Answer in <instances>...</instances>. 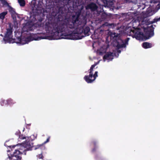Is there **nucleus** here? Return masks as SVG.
<instances>
[{"label": "nucleus", "instance_id": "nucleus-1", "mask_svg": "<svg viewBox=\"0 0 160 160\" xmlns=\"http://www.w3.org/2000/svg\"><path fill=\"white\" fill-rule=\"evenodd\" d=\"M81 13V10H78L68 17L60 14L58 15L57 22H46L45 28L47 32L51 34L54 39H77L78 38H75L73 37V34L68 33L69 32L70 29L80 27L82 29V32L85 35H89L90 28L88 26L85 27L87 23V17L82 16L79 18Z\"/></svg>", "mask_w": 160, "mask_h": 160}, {"label": "nucleus", "instance_id": "nucleus-2", "mask_svg": "<svg viewBox=\"0 0 160 160\" xmlns=\"http://www.w3.org/2000/svg\"><path fill=\"white\" fill-rule=\"evenodd\" d=\"M133 29H131L130 32H132V37L138 40H146L154 35V28L151 25L144 28V34L140 31V29L137 27L133 26Z\"/></svg>", "mask_w": 160, "mask_h": 160}, {"label": "nucleus", "instance_id": "nucleus-3", "mask_svg": "<svg viewBox=\"0 0 160 160\" xmlns=\"http://www.w3.org/2000/svg\"><path fill=\"white\" fill-rule=\"evenodd\" d=\"M12 33V28L10 27L7 29V32L5 34L3 40L5 42H9L16 43L23 45L31 41L30 37L27 36L26 37H22L21 36L17 37L16 38L12 39L11 36Z\"/></svg>", "mask_w": 160, "mask_h": 160}, {"label": "nucleus", "instance_id": "nucleus-4", "mask_svg": "<svg viewBox=\"0 0 160 160\" xmlns=\"http://www.w3.org/2000/svg\"><path fill=\"white\" fill-rule=\"evenodd\" d=\"M33 146L32 143L30 141L27 142L26 143L27 148L24 147L22 146L19 150L16 149L13 152V154L11 155V160H21L22 157V154L26 155V152L28 150V148H30Z\"/></svg>", "mask_w": 160, "mask_h": 160}, {"label": "nucleus", "instance_id": "nucleus-5", "mask_svg": "<svg viewBox=\"0 0 160 160\" xmlns=\"http://www.w3.org/2000/svg\"><path fill=\"white\" fill-rule=\"evenodd\" d=\"M130 38H127L124 41L120 38H118L116 40L117 45L116 47L118 49L122 48H125L126 46L128 45V42Z\"/></svg>", "mask_w": 160, "mask_h": 160}, {"label": "nucleus", "instance_id": "nucleus-6", "mask_svg": "<svg viewBox=\"0 0 160 160\" xmlns=\"http://www.w3.org/2000/svg\"><path fill=\"white\" fill-rule=\"evenodd\" d=\"M35 21L32 22L31 21L28 22L22 28V33L23 34L25 32L28 33L29 31H32L33 29V28L35 23Z\"/></svg>", "mask_w": 160, "mask_h": 160}, {"label": "nucleus", "instance_id": "nucleus-7", "mask_svg": "<svg viewBox=\"0 0 160 160\" xmlns=\"http://www.w3.org/2000/svg\"><path fill=\"white\" fill-rule=\"evenodd\" d=\"M98 71H96L94 74L93 75L92 77H90V74L89 76L85 75L84 79L88 83H91L95 80L97 77L98 76Z\"/></svg>", "mask_w": 160, "mask_h": 160}, {"label": "nucleus", "instance_id": "nucleus-8", "mask_svg": "<svg viewBox=\"0 0 160 160\" xmlns=\"http://www.w3.org/2000/svg\"><path fill=\"white\" fill-rule=\"evenodd\" d=\"M98 8V6L96 3L92 2L88 4L86 7V9H90L92 12L96 11Z\"/></svg>", "mask_w": 160, "mask_h": 160}, {"label": "nucleus", "instance_id": "nucleus-9", "mask_svg": "<svg viewBox=\"0 0 160 160\" xmlns=\"http://www.w3.org/2000/svg\"><path fill=\"white\" fill-rule=\"evenodd\" d=\"M153 15V12L151 8H148L144 14V17L147 18Z\"/></svg>", "mask_w": 160, "mask_h": 160}, {"label": "nucleus", "instance_id": "nucleus-10", "mask_svg": "<svg viewBox=\"0 0 160 160\" xmlns=\"http://www.w3.org/2000/svg\"><path fill=\"white\" fill-rule=\"evenodd\" d=\"M113 56V53L111 52H107L103 57V59L105 60V59L110 60L111 57Z\"/></svg>", "mask_w": 160, "mask_h": 160}, {"label": "nucleus", "instance_id": "nucleus-11", "mask_svg": "<svg viewBox=\"0 0 160 160\" xmlns=\"http://www.w3.org/2000/svg\"><path fill=\"white\" fill-rule=\"evenodd\" d=\"M9 12H10L12 18L14 19H16V16L17 15L15 10L12 8L11 7L9 9Z\"/></svg>", "mask_w": 160, "mask_h": 160}, {"label": "nucleus", "instance_id": "nucleus-12", "mask_svg": "<svg viewBox=\"0 0 160 160\" xmlns=\"http://www.w3.org/2000/svg\"><path fill=\"white\" fill-rule=\"evenodd\" d=\"M43 19L42 18L39 19L38 22L35 23V26L38 27H43L44 24L42 22Z\"/></svg>", "mask_w": 160, "mask_h": 160}, {"label": "nucleus", "instance_id": "nucleus-13", "mask_svg": "<svg viewBox=\"0 0 160 160\" xmlns=\"http://www.w3.org/2000/svg\"><path fill=\"white\" fill-rule=\"evenodd\" d=\"M142 46L145 49L150 48L152 47V44L148 42H144L142 43Z\"/></svg>", "mask_w": 160, "mask_h": 160}, {"label": "nucleus", "instance_id": "nucleus-14", "mask_svg": "<svg viewBox=\"0 0 160 160\" xmlns=\"http://www.w3.org/2000/svg\"><path fill=\"white\" fill-rule=\"evenodd\" d=\"M98 62H97L96 63H94V64L92 65L91 67L90 68V69H89L90 71L89 72V73L90 74V77H92L93 76V72H92L93 71V69L95 67V66L98 64Z\"/></svg>", "mask_w": 160, "mask_h": 160}, {"label": "nucleus", "instance_id": "nucleus-15", "mask_svg": "<svg viewBox=\"0 0 160 160\" xmlns=\"http://www.w3.org/2000/svg\"><path fill=\"white\" fill-rule=\"evenodd\" d=\"M92 143L93 145L94 148L92 149V152H94L96 151L98 148L97 146V142L96 141H94L92 142Z\"/></svg>", "mask_w": 160, "mask_h": 160}, {"label": "nucleus", "instance_id": "nucleus-16", "mask_svg": "<svg viewBox=\"0 0 160 160\" xmlns=\"http://www.w3.org/2000/svg\"><path fill=\"white\" fill-rule=\"evenodd\" d=\"M8 12L7 11L3 12L0 13V19L3 20L5 17V16L7 14Z\"/></svg>", "mask_w": 160, "mask_h": 160}, {"label": "nucleus", "instance_id": "nucleus-17", "mask_svg": "<svg viewBox=\"0 0 160 160\" xmlns=\"http://www.w3.org/2000/svg\"><path fill=\"white\" fill-rule=\"evenodd\" d=\"M18 2L21 6L23 7L25 5V2L24 0H18Z\"/></svg>", "mask_w": 160, "mask_h": 160}, {"label": "nucleus", "instance_id": "nucleus-18", "mask_svg": "<svg viewBox=\"0 0 160 160\" xmlns=\"http://www.w3.org/2000/svg\"><path fill=\"white\" fill-rule=\"evenodd\" d=\"M7 103L9 105H12L15 103V102L13 101V100L9 99L7 100Z\"/></svg>", "mask_w": 160, "mask_h": 160}, {"label": "nucleus", "instance_id": "nucleus-19", "mask_svg": "<svg viewBox=\"0 0 160 160\" xmlns=\"http://www.w3.org/2000/svg\"><path fill=\"white\" fill-rule=\"evenodd\" d=\"M1 3L4 6H9V4L8 3L5 1V0H1Z\"/></svg>", "mask_w": 160, "mask_h": 160}, {"label": "nucleus", "instance_id": "nucleus-20", "mask_svg": "<svg viewBox=\"0 0 160 160\" xmlns=\"http://www.w3.org/2000/svg\"><path fill=\"white\" fill-rule=\"evenodd\" d=\"M37 159H42L43 160V159L44 158V156L42 154H38L37 155Z\"/></svg>", "mask_w": 160, "mask_h": 160}, {"label": "nucleus", "instance_id": "nucleus-21", "mask_svg": "<svg viewBox=\"0 0 160 160\" xmlns=\"http://www.w3.org/2000/svg\"><path fill=\"white\" fill-rule=\"evenodd\" d=\"M160 20V17L159 18H154L152 21H151V22H150V23L149 24H148V25L149 24H152L153 23H154L156 22H157L158 21H159V20Z\"/></svg>", "mask_w": 160, "mask_h": 160}, {"label": "nucleus", "instance_id": "nucleus-22", "mask_svg": "<svg viewBox=\"0 0 160 160\" xmlns=\"http://www.w3.org/2000/svg\"><path fill=\"white\" fill-rule=\"evenodd\" d=\"M11 155H9V154H8L7 156L4 157V160H8V159H9V160H11Z\"/></svg>", "mask_w": 160, "mask_h": 160}, {"label": "nucleus", "instance_id": "nucleus-23", "mask_svg": "<svg viewBox=\"0 0 160 160\" xmlns=\"http://www.w3.org/2000/svg\"><path fill=\"white\" fill-rule=\"evenodd\" d=\"M42 37H38L37 38H33L32 40H39V39H42Z\"/></svg>", "mask_w": 160, "mask_h": 160}, {"label": "nucleus", "instance_id": "nucleus-24", "mask_svg": "<svg viewBox=\"0 0 160 160\" xmlns=\"http://www.w3.org/2000/svg\"><path fill=\"white\" fill-rule=\"evenodd\" d=\"M50 137H49L44 142V143H47L48 142H49L50 139Z\"/></svg>", "mask_w": 160, "mask_h": 160}, {"label": "nucleus", "instance_id": "nucleus-25", "mask_svg": "<svg viewBox=\"0 0 160 160\" xmlns=\"http://www.w3.org/2000/svg\"><path fill=\"white\" fill-rule=\"evenodd\" d=\"M19 138L20 139H25L26 138H25V137L23 136L22 135V136H20Z\"/></svg>", "mask_w": 160, "mask_h": 160}, {"label": "nucleus", "instance_id": "nucleus-26", "mask_svg": "<svg viewBox=\"0 0 160 160\" xmlns=\"http://www.w3.org/2000/svg\"><path fill=\"white\" fill-rule=\"evenodd\" d=\"M158 9H159L160 8V2H159L158 4Z\"/></svg>", "mask_w": 160, "mask_h": 160}, {"label": "nucleus", "instance_id": "nucleus-27", "mask_svg": "<svg viewBox=\"0 0 160 160\" xmlns=\"http://www.w3.org/2000/svg\"><path fill=\"white\" fill-rule=\"evenodd\" d=\"M117 52L118 53H120L121 52V50H117Z\"/></svg>", "mask_w": 160, "mask_h": 160}, {"label": "nucleus", "instance_id": "nucleus-28", "mask_svg": "<svg viewBox=\"0 0 160 160\" xmlns=\"http://www.w3.org/2000/svg\"><path fill=\"white\" fill-rule=\"evenodd\" d=\"M41 146V145H38V146H38V148H36H36H38L39 147H40Z\"/></svg>", "mask_w": 160, "mask_h": 160}, {"label": "nucleus", "instance_id": "nucleus-29", "mask_svg": "<svg viewBox=\"0 0 160 160\" xmlns=\"http://www.w3.org/2000/svg\"><path fill=\"white\" fill-rule=\"evenodd\" d=\"M0 35L1 36H2V37H3V35L2 34H1Z\"/></svg>", "mask_w": 160, "mask_h": 160}, {"label": "nucleus", "instance_id": "nucleus-30", "mask_svg": "<svg viewBox=\"0 0 160 160\" xmlns=\"http://www.w3.org/2000/svg\"><path fill=\"white\" fill-rule=\"evenodd\" d=\"M15 147V146H13V148H14Z\"/></svg>", "mask_w": 160, "mask_h": 160}]
</instances>
